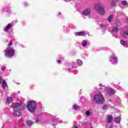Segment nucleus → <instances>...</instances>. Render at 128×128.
I'll return each mask as SVG.
<instances>
[{
    "mask_svg": "<svg viewBox=\"0 0 128 128\" xmlns=\"http://www.w3.org/2000/svg\"><path fill=\"white\" fill-rule=\"evenodd\" d=\"M14 113L17 116H20L22 114L20 110H22L26 107V105L24 104L16 103L14 104Z\"/></svg>",
    "mask_w": 128,
    "mask_h": 128,
    "instance_id": "f257e3e1",
    "label": "nucleus"
},
{
    "mask_svg": "<svg viewBox=\"0 0 128 128\" xmlns=\"http://www.w3.org/2000/svg\"><path fill=\"white\" fill-rule=\"evenodd\" d=\"M27 108L30 112H34V110L36 108V101L31 100L28 102L27 104Z\"/></svg>",
    "mask_w": 128,
    "mask_h": 128,
    "instance_id": "f03ea898",
    "label": "nucleus"
},
{
    "mask_svg": "<svg viewBox=\"0 0 128 128\" xmlns=\"http://www.w3.org/2000/svg\"><path fill=\"white\" fill-rule=\"evenodd\" d=\"M94 100L96 104H102L104 102V98L101 93H99L98 94L94 96Z\"/></svg>",
    "mask_w": 128,
    "mask_h": 128,
    "instance_id": "7ed1b4c3",
    "label": "nucleus"
},
{
    "mask_svg": "<svg viewBox=\"0 0 128 128\" xmlns=\"http://www.w3.org/2000/svg\"><path fill=\"white\" fill-rule=\"evenodd\" d=\"M94 10H96L100 14H104V12H106V11L104 10V6L102 5L101 4H97L95 5Z\"/></svg>",
    "mask_w": 128,
    "mask_h": 128,
    "instance_id": "20e7f679",
    "label": "nucleus"
},
{
    "mask_svg": "<svg viewBox=\"0 0 128 128\" xmlns=\"http://www.w3.org/2000/svg\"><path fill=\"white\" fill-rule=\"evenodd\" d=\"M5 52L6 56L12 58L14 54V50L12 48H7L6 50H5Z\"/></svg>",
    "mask_w": 128,
    "mask_h": 128,
    "instance_id": "39448f33",
    "label": "nucleus"
},
{
    "mask_svg": "<svg viewBox=\"0 0 128 128\" xmlns=\"http://www.w3.org/2000/svg\"><path fill=\"white\" fill-rule=\"evenodd\" d=\"M82 14L83 16H90V8H87L86 9L84 10L82 13Z\"/></svg>",
    "mask_w": 128,
    "mask_h": 128,
    "instance_id": "423d86ee",
    "label": "nucleus"
},
{
    "mask_svg": "<svg viewBox=\"0 0 128 128\" xmlns=\"http://www.w3.org/2000/svg\"><path fill=\"white\" fill-rule=\"evenodd\" d=\"M86 34L84 32H79L75 33V36H84Z\"/></svg>",
    "mask_w": 128,
    "mask_h": 128,
    "instance_id": "0eeeda50",
    "label": "nucleus"
},
{
    "mask_svg": "<svg viewBox=\"0 0 128 128\" xmlns=\"http://www.w3.org/2000/svg\"><path fill=\"white\" fill-rule=\"evenodd\" d=\"M108 94H109V96H114V91L111 88L108 90Z\"/></svg>",
    "mask_w": 128,
    "mask_h": 128,
    "instance_id": "6e6552de",
    "label": "nucleus"
},
{
    "mask_svg": "<svg viewBox=\"0 0 128 128\" xmlns=\"http://www.w3.org/2000/svg\"><path fill=\"white\" fill-rule=\"evenodd\" d=\"M12 24L10 23L8 24L4 29V32H8V30H9L10 28H12Z\"/></svg>",
    "mask_w": 128,
    "mask_h": 128,
    "instance_id": "1a4fd4ad",
    "label": "nucleus"
},
{
    "mask_svg": "<svg viewBox=\"0 0 128 128\" xmlns=\"http://www.w3.org/2000/svg\"><path fill=\"white\" fill-rule=\"evenodd\" d=\"M112 116L110 115L107 118L108 124H110V122H112Z\"/></svg>",
    "mask_w": 128,
    "mask_h": 128,
    "instance_id": "9d476101",
    "label": "nucleus"
},
{
    "mask_svg": "<svg viewBox=\"0 0 128 128\" xmlns=\"http://www.w3.org/2000/svg\"><path fill=\"white\" fill-rule=\"evenodd\" d=\"M6 80H3L2 81V88L3 90H6Z\"/></svg>",
    "mask_w": 128,
    "mask_h": 128,
    "instance_id": "9b49d317",
    "label": "nucleus"
},
{
    "mask_svg": "<svg viewBox=\"0 0 128 128\" xmlns=\"http://www.w3.org/2000/svg\"><path fill=\"white\" fill-rule=\"evenodd\" d=\"M118 32V27H113L112 30V34L113 32Z\"/></svg>",
    "mask_w": 128,
    "mask_h": 128,
    "instance_id": "f8f14e48",
    "label": "nucleus"
},
{
    "mask_svg": "<svg viewBox=\"0 0 128 128\" xmlns=\"http://www.w3.org/2000/svg\"><path fill=\"white\" fill-rule=\"evenodd\" d=\"M120 42L122 46H126L128 44V42L124 40H121Z\"/></svg>",
    "mask_w": 128,
    "mask_h": 128,
    "instance_id": "ddd939ff",
    "label": "nucleus"
},
{
    "mask_svg": "<svg viewBox=\"0 0 128 128\" xmlns=\"http://www.w3.org/2000/svg\"><path fill=\"white\" fill-rule=\"evenodd\" d=\"M120 120H122V118L118 116L115 118L114 122H116V124H118L120 122Z\"/></svg>",
    "mask_w": 128,
    "mask_h": 128,
    "instance_id": "4468645a",
    "label": "nucleus"
},
{
    "mask_svg": "<svg viewBox=\"0 0 128 128\" xmlns=\"http://www.w3.org/2000/svg\"><path fill=\"white\" fill-rule=\"evenodd\" d=\"M111 58L113 60L115 64H118V58H116V57L112 56L111 57Z\"/></svg>",
    "mask_w": 128,
    "mask_h": 128,
    "instance_id": "2eb2a0df",
    "label": "nucleus"
},
{
    "mask_svg": "<svg viewBox=\"0 0 128 128\" xmlns=\"http://www.w3.org/2000/svg\"><path fill=\"white\" fill-rule=\"evenodd\" d=\"M77 63L79 66H82V61L80 60H78Z\"/></svg>",
    "mask_w": 128,
    "mask_h": 128,
    "instance_id": "dca6fc26",
    "label": "nucleus"
},
{
    "mask_svg": "<svg viewBox=\"0 0 128 128\" xmlns=\"http://www.w3.org/2000/svg\"><path fill=\"white\" fill-rule=\"evenodd\" d=\"M122 4H123V6H128V2H126V0L122 1Z\"/></svg>",
    "mask_w": 128,
    "mask_h": 128,
    "instance_id": "f3484780",
    "label": "nucleus"
},
{
    "mask_svg": "<svg viewBox=\"0 0 128 128\" xmlns=\"http://www.w3.org/2000/svg\"><path fill=\"white\" fill-rule=\"evenodd\" d=\"M113 16L112 15H110L108 18V21L109 22H112V18H113Z\"/></svg>",
    "mask_w": 128,
    "mask_h": 128,
    "instance_id": "a211bd4d",
    "label": "nucleus"
},
{
    "mask_svg": "<svg viewBox=\"0 0 128 128\" xmlns=\"http://www.w3.org/2000/svg\"><path fill=\"white\" fill-rule=\"evenodd\" d=\"M82 46H86L88 43L86 41H83V42L82 43Z\"/></svg>",
    "mask_w": 128,
    "mask_h": 128,
    "instance_id": "6ab92c4d",
    "label": "nucleus"
},
{
    "mask_svg": "<svg viewBox=\"0 0 128 128\" xmlns=\"http://www.w3.org/2000/svg\"><path fill=\"white\" fill-rule=\"evenodd\" d=\"M6 102H8V104H10V102H12V98H10V97L8 98H6Z\"/></svg>",
    "mask_w": 128,
    "mask_h": 128,
    "instance_id": "aec40b11",
    "label": "nucleus"
},
{
    "mask_svg": "<svg viewBox=\"0 0 128 128\" xmlns=\"http://www.w3.org/2000/svg\"><path fill=\"white\" fill-rule=\"evenodd\" d=\"M26 124H28V126H30L32 124V122L30 120H28V121H26Z\"/></svg>",
    "mask_w": 128,
    "mask_h": 128,
    "instance_id": "412c9836",
    "label": "nucleus"
},
{
    "mask_svg": "<svg viewBox=\"0 0 128 128\" xmlns=\"http://www.w3.org/2000/svg\"><path fill=\"white\" fill-rule=\"evenodd\" d=\"M108 106L106 105H104L102 108L103 110H108Z\"/></svg>",
    "mask_w": 128,
    "mask_h": 128,
    "instance_id": "4be33fe9",
    "label": "nucleus"
},
{
    "mask_svg": "<svg viewBox=\"0 0 128 128\" xmlns=\"http://www.w3.org/2000/svg\"><path fill=\"white\" fill-rule=\"evenodd\" d=\"M111 6H116V2L114 0H112L111 2Z\"/></svg>",
    "mask_w": 128,
    "mask_h": 128,
    "instance_id": "5701e85b",
    "label": "nucleus"
},
{
    "mask_svg": "<svg viewBox=\"0 0 128 128\" xmlns=\"http://www.w3.org/2000/svg\"><path fill=\"white\" fill-rule=\"evenodd\" d=\"M121 24H120V20H117L116 21V26H120Z\"/></svg>",
    "mask_w": 128,
    "mask_h": 128,
    "instance_id": "b1692460",
    "label": "nucleus"
},
{
    "mask_svg": "<svg viewBox=\"0 0 128 128\" xmlns=\"http://www.w3.org/2000/svg\"><path fill=\"white\" fill-rule=\"evenodd\" d=\"M86 116H90V111H86Z\"/></svg>",
    "mask_w": 128,
    "mask_h": 128,
    "instance_id": "393cba45",
    "label": "nucleus"
},
{
    "mask_svg": "<svg viewBox=\"0 0 128 128\" xmlns=\"http://www.w3.org/2000/svg\"><path fill=\"white\" fill-rule=\"evenodd\" d=\"M73 108H74V110H78V107L76 105H74V106H73Z\"/></svg>",
    "mask_w": 128,
    "mask_h": 128,
    "instance_id": "a878e982",
    "label": "nucleus"
},
{
    "mask_svg": "<svg viewBox=\"0 0 128 128\" xmlns=\"http://www.w3.org/2000/svg\"><path fill=\"white\" fill-rule=\"evenodd\" d=\"M10 7L9 8H5L4 10V12H8V10H10Z\"/></svg>",
    "mask_w": 128,
    "mask_h": 128,
    "instance_id": "bb28decb",
    "label": "nucleus"
},
{
    "mask_svg": "<svg viewBox=\"0 0 128 128\" xmlns=\"http://www.w3.org/2000/svg\"><path fill=\"white\" fill-rule=\"evenodd\" d=\"M12 42L10 41V43L8 44V46H12Z\"/></svg>",
    "mask_w": 128,
    "mask_h": 128,
    "instance_id": "cd10ccee",
    "label": "nucleus"
},
{
    "mask_svg": "<svg viewBox=\"0 0 128 128\" xmlns=\"http://www.w3.org/2000/svg\"><path fill=\"white\" fill-rule=\"evenodd\" d=\"M56 62H58V64H62V61H60V60H56Z\"/></svg>",
    "mask_w": 128,
    "mask_h": 128,
    "instance_id": "c85d7f7f",
    "label": "nucleus"
},
{
    "mask_svg": "<svg viewBox=\"0 0 128 128\" xmlns=\"http://www.w3.org/2000/svg\"><path fill=\"white\" fill-rule=\"evenodd\" d=\"M2 70H6V67H2L1 68Z\"/></svg>",
    "mask_w": 128,
    "mask_h": 128,
    "instance_id": "c756f323",
    "label": "nucleus"
},
{
    "mask_svg": "<svg viewBox=\"0 0 128 128\" xmlns=\"http://www.w3.org/2000/svg\"><path fill=\"white\" fill-rule=\"evenodd\" d=\"M101 28H106V25H100Z\"/></svg>",
    "mask_w": 128,
    "mask_h": 128,
    "instance_id": "7c9ffc66",
    "label": "nucleus"
},
{
    "mask_svg": "<svg viewBox=\"0 0 128 128\" xmlns=\"http://www.w3.org/2000/svg\"><path fill=\"white\" fill-rule=\"evenodd\" d=\"M99 86H100V88H102V84H99Z\"/></svg>",
    "mask_w": 128,
    "mask_h": 128,
    "instance_id": "2f4dec72",
    "label": "nucleus"
},
{
    "mask_svg": "<svg viewBox=\"0 0 128 128\" xmlns=\"http://www.w3.org/2000/svg\"><path fill=\"white\" fill-rule=\"evenodd\" d=\"M2 78L0 77V82H2Z\"/></svg>",
    "mask_w": 128,
    "mask_h": 128,
    "instance_id": "473e14b6",
    "label": "nucleus"
},
{
    "mask_svg": "<svg viewBox=\"0 0 128 128\" xmlns=\"http://www.w3.org/2000/svg\"><path fill=\"white\" fill-rule=\"evenodd\" d=\"M108 128H112V126H110Z\"/></svg>",
    "mask_w": 128,
    "mask_h": 128,
    "instance_id": "72a5a7b5",
    "label": "nucleus"
},
{
    "mask_svg": "<svg viewBox=\"0 0 128 128\" xmlns=\"http://www.w3.org/2000/svg\"><path fill=\"white\" fill-rule=\"evenodd\" d=\"M113 0V2H118V0Z\"/></svg>",
    "mask_w": 128,
    "mask_h": 128,
    "instance_id": "f704fd0d",
    "label": "nucleus"
},
{
    "mask_svg": "<svg viewBox=\"0 0 128 128\" xmlns=\"http://www.w3.org/2000/svg\"><path fill=\"white\" fill-rule=\"evenodd\" d=\"M73 128H78V126H74V127Z\"/></svg>",
    "mask_w": 128,
    "mask_h": 128,
    "instance_id": "c9c22d12",
    "label": "nucleus"
},
{
    "mask_svg": "<svg viewBox=\"0 0 128 128\" xmlns=\"http://www.w3.org/2000/svg\"><path fill=\"white\" fill-rule=\"evenodd\" d=\"M25 5L26 6H28V4H25Z\"/></svg>",
    "mask_w": 128,
    "mask_h": 128,
    "instance_id": "e433bc0d",
    "label": "nucleus"
},
{
    "mask_svg": "<svg viewBox=\"0 0 128 128\" xmlns=\"http://www.w3.org/2000/svg\"><path fill=\"white\" fill-rule=\"evenodd\" d=\"M60 122H62V120H60V122H59L60 124Z\"/></svg>",
    "mask_w": 128,
    "mask_h": 128,
    "instance_id": "4c0bfd02",
    "label": "nucleus"
},
{
    "mask_svg": "<svg viewBox=\"0 0 128 128\" xmlns=\"http://www.w3.org/2000/svg\"><path fill=\"white\" fill-rule=\"evenodd\" d=\"M38 122V120H37V122Z\"/></svg>",
    "mask_w": 128,
    "mask_h": 128,
    "instance_id": "58836bf2",
    "label": "nucleus"
}]
</instances>
